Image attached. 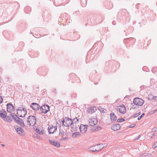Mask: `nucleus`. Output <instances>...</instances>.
Masks as SVG:
<instances>
[{"label": "nucleus", "instance_id": "obj_2", "mask_svg": "<svg viewBox=\"0 0 157 157\" xmlns=\"http://www.w3.org/2000/svg\"><path fill=\"white\" fill-rule=\"evenodd\" d=\"M62 123L64 126L68 127L71 126L73 122L72 121L71 119L66 117L63 118L62 121Z\"/></svg>", "mask_w": 157, "mask_h": 157}, {"label": "nucleus", "instance_id": "obj_34", "mask_svg": "<svg viewBox=\"0 0 157 157\" xmlns=\"http://www.w3.org/2000/svg\"><path fill=\"white\" fill-rule=\"evenodd\" d=\"M136 126V124H133L130 125L129 127L131 128H133Z\"/></svg>", "mask_w": 157, "mask_h": 157}, {"label": "nucleus", "instance_id": "obj_13", "mask_svg": "<svg viewBox=\"0 0 157 157\" xmlns=\"http://www.w3.org/2000/svg\"><path fill=\"white\" fill-rule=\"evenodd\" d=\"M49 141L51 144L53 145L54 146L57 148H59L60 147V143L58 142H55L51 140H49Z\"/></svg>", "mask_w": 157, "mask_h": 157}, {"label": "nucleus", "instance_id": "obj_11", "mask_svg": "<svg viewBox=\"0 0 157 157\" xmlns=\"http://www.w3.org/2000/svg\"><path fill=\"white\" fill-rule=\"evenodd\" d=\"M40 107V105L36 103H33L31 105V107L35 111L37 110Z\"/></svg>", "mask_w": 157, "mask_h": 157}, {"label": "nucleus", "instance_id": "obj_23", "mask_svg": "<svg viewBox=\"0 0 157 157\" xmlns=\"http://www.w3.org/2000/svg\"><path fill=\"white\" fill-rule=\"evenodd\" d=\"M95 111L94 110V107H90V108L88 109V112L92 114Z\"/></svg>", "mask_w": 157, "mask_h": 157}, {"label": "nucleus", "instance_id": "obj_31", "mask_svg": "<svg viewBox=\"0 0 157 157\" xmlns=\"http://www.w3.org/2000/svg\"><path fill=\"white\" fill-rule=\"evenodd\" d=\"M68 139V138L67 137H65L63 138L60 139L61 141H63L65 140H67Z\"/></svg>", "mask_w": 157, "mask_h": 157}, {"label": "nucleus", "instance_id": "obj_42", "mask_svg": "<svg viewBox=\"0 0 157 157\" xmlns=\"http://www.w3.org/2000/svg\"><path fill=\"white\" fill-rule=\"evenodd\" d=\"M99 128H100V127H98V129L99 130Z\"/></svg>", "mask_w": 157, "mask_h": 157}, {"label": "nucleus", "instance_id": "obj_39", "mask_svg": "<svg viewBox=\"0 0 157 157\" xmlns=\"http://www.w3.org/2000/svg\"><path fill=\"white\" fill-rule=\"evenodd\" d=\"M155 134H153L151 136V138H153L154 137V136H155Z\"/></svg>", "mask_w": 157, "mask_h": 157}, {"label": "nucleus", "instance_id": "obj_37", "mask_svg": "<svg viewBox=\"0 0 157 157\" xmlns=\"http://www.w3.org/2000/svg\"><path fill=\"white\" fill-rule=\"evenodd\" d=\"M141 136L140 135H139V136H138V138H135L134 139V140H137L138 139H139L140 137Z\"/></svg>", "mask_w": 157, "mask_h": 157}, {"label": "nucleus", "instance_id": "obj_24", "mask_svg": "<svg viewBox=\"0 0 157 157\" xmlns=\"http://www.w3.org/2000/svg\"><path fill=\"white\" fill-rule=\"evenodd\" d=\"M90 150L92 152H97L96 149L95 147V145L90 148Z\"/></svg>", "mask_w": 157, "mask_h": 157}, {"label": "nucleus", "instance_id": "obj_1", "mask_svg": "<svg viewBox=\"0 0 157 157\" xmlns=\"http://www.w3.org/2000/svg\"><path fill=\"white\" fill-rule=\"evenodd\" d=\"M7 113L4 109H2L0 110V117L5 122L10 123L12 121L10 116H7Z\"/></svg>", "mask_w": 157, "mask_h": 157}, {"label": "nucleus", "instance_id": "obj_30", "mask_svg": "<svg viewBox=\"0 0 157 157\" xmlns=\"http://www.w3.org/2000/svg\"><path fill=\"white\" fill-rule=\"evenodd\" d=\"M157 131V128H154L152 129V132H156Z\"/></svg>", "mask_w": 157, "mask_h": 157}, {"label": "nucleus", "instance_id": "obj_3", "mask_svg": "<svg viewBox=\"0 0 157 157\" xmlns=\"http://www.w3.org/2000/svg\"><path fill=\"white\" fill-rule=\"evenodd\" d=\"M27 123L29 126H33L35 125L36 122L35 117L33 116H29L28 117Z\"/></svg>", "mask_w": 157, "mask_h": 157}, {"label": "nucleus", "instance_id": "obj_36", "mask_svg": "<svg viewBox=\"0 0 157 157\" xmlns=\"http://www.w3.org/2000/svg\"><path fill=\"white\" fill-rule=\"evenodd\" d=\"M153 100H157V97L156 96L152 98Z\"/></svg>", "mask_w": 157, "mask_h": 157}, {"label": "nucleus", "instance_id": "obj_10", "mask_svg": "<svg viewBox=\"0 0 157 157\" xmlns=\"http://www.w3.org/2000/svg\"><path fill=\"white\" fill-rule=\"evenodd\" d=\"M57 129V127L51 125L48 127V132L49 134L54 133Z\"/></svg>", "mask_w": 157, "mask_h": 157}, {"label": "nucleus", "instance_id": "obj_19", "mask_svg": "<svg viewBox=\"0 0 157 157\" xmlns=\"http://www.w3.org/2000/svg\"><path fill=\"white\" fill-rule=\"evenodd\" d=\"M11 116H12L13 119L14 120V121H15L16 122L17 121V117H17L16 115H15L13 113H12L11 114Z\"/></svg>", "mask_w": 157, "mask_h": 157}, {"label": "nucleus", "instance_id": "obj_32", "mask_svg": "<svg viewBox=\"0 0 157 157\" xmlns=\"http://www.w3.org/2000/svg\"><path fill=\"white\" fill-rule=\"evenodd\" d=\"M153 147L155 148L157 147V141L153 145Z\"/></svg>", "mask_w": 157, "mask_h": 157}, {"label": "nucleus", "instance_id": "obj_20", "mask_svg": "<svg viewBox=\"0 0 157 157\" xmlns=\"http://www.w3.org/2000/svg\"><path fill=\"white\" fill-rule=\"evenodd\" d=\"M80 135V133L78 132H75L72 134V137L74 138H76Z\"/></svg>", "mask_w": 157, "mask_h": 157}, {"label": "nucleus", "instance_id": "obj_9", "mask_svg": "<svg viewBox=\"0 0 157 157\" xmlns=\"http://www.w3.org/2000/svg\"><path fill=\"white\" fill-rule=\"evenodd\" d=\"M88 121L89 125L91 126H95L98 123L97 120L95 118L89 119Z\"/></svg>", "mask_w": 157, "mask_h": 157}, {"label": "nucleus", "instance_id": "obj_12", "mask_svg": "<svg viewBox=\"0 0 157 157\" xmlns=\"http://www.w3.org/2000/svg\"><path fill=\"white\" fill-rule=\"evenodd\" d=\"M14 107L11 104H8L7 105V111L10 113L13 111Z\"/></svg>", "mask_w": 157, "mask_h": 157}, {"label": "nucleus", "instance_id": "obj_21", "mask_svg": "<svg viewBox=\"0 0 157 157\" xmlns=\"http://www.w3.org/2000/svg\"><path fill=\"white\" fill-rule=\"evenodd\" d=\"M65 133V132L61 128L60 129L59 133V135H61L62 136H63L64 135Z\"/></svg>", "mask_w": 157, "mask_h": 157}, {"label": "nucleus", "instance_id": "obj_5", "mask_svg": "<svg viewBox=\"0 0 157 157\" xmlns=\"http://www.w3.org/2000/svg\"><path fill=\"white\" fill-rule=\"evenodd\" d=\"M133 102L135 105L140 106H142L144 103V100L139 98H134Z\"/></svg>", "mask_w": 157, "mask_h": 157}, {"label": "nucleus", "instance_id": "obj_35", "mask_svg": "<svg viewBox=\"0 0 157 157\" xmlns=\"http://www.w3.org/2000/svg\"><path fill=\"white\" fill-rule=\"evenodd\" d=\"M3 101V99L2 97L0 96V104L2 103Z\"/></svg>", "mask_w": 157, "mask_h": 157}, {"label": "nucleus", "instance_id": "obj_8", "mask_svg": "<svg viewBox=\"0 0 157 157\" xmlns=\"http://www.w3.org/2000/svg\"><path fill=\"white\" fill-rule=\"evenodd\" d=\"M88 125H84L81 124L79 127L80 132L82 134H84L86 133L87 130Z\"/></svg>", "mask_w": 157, "mask_h": 157}, {"label": "nucleus", "instance_id": "obj_18", "mask_svg": "<svg viewBox=\"0 0 157 157\" xmlns=\"http://www.w3.org/2000/svg\"><path fill=\"white\" fill-rule=\"evenodd\" d=\"M110 119L112 121H114L117 120V116H115L114 113H111L110 114Z\"/></svg>", "mask_w": 157, "mask_h": 157}, {"label": "nucleus", "instance_id": "obj_6", "mask_svg": "<svg viewBox=\"0 0 157 157\" xmlns=\"http://www.w3.org/2000/svg\"><path fill=\"white\" fill-rule=\"evenodd\" d=\"M40 109L42 113L45 114L49 110V107L48 105H44L41 107Z\"/></svg>", "mask_w": 157, "mask_h": 157}, {"label": "nucleus", "instance_id": "obj_15", "mask_svg": "<svg viewBox=\"0 0 157 157\" xmlns=\"http://www.w3.org/2000/svg\"><path fill=\"white\" fill-rule=\"evenodd\" d=\"M17 121H16V123L18 124L19 125L22 127H24L25 124L24 123L23 121L21 118L19 117H17Z\"/></svg>", "mask_w": 157, "mask_h": 157}, {"label": "nucleus", "instance_id": "obj_28", "mask_svg": "<svg viewBox=\"0 0 157 157\" xmlns=\"http://www.w3.org/2000/svg\"><path fill=\"white\" fill-rule=\"evenodd\" d=\"M125 121V120L123 118L119 119L117 120V122H121Z\"/></svg>", "mask_w": 157, "mask_h": 157}, {"label": "nucleus", "instance_id": "obj_27", "mask_svg": "<svg viewBox=\"0 0 157 157\" xmlns=\"http://www.w3.org/2000/svg\"><path fill=\"white\" fill-rule=\"evenodd\" d=\"M14 128L15 130L17 131V132H18V131H19V130L20 129H19V128H21L19 126H14Z\"/></svg>", "mask_w": 157, "mask_h": 157}, {"label": "nucleus", "instance_id": "obj_16", "mask_svg": "<svg viewBox=\"0 0 157 157\" xmlns=\"http://www.w3.org/2000/svg\"><path fill=\"white\" fill-rule=\"evenodd\" d=\"M78 126L79 125H77V123H73L71 126V131L73 132L76 130V129L78 128Z\"/></svg>", "mask_w": 157, "mask_h": 157}, {"label": "nucleus", "instance_id": "obj_25", "mask_svg": "<svg viewBox=\"0 0 157 157\" xmlns=\"http://www.w3.org/2000/svg\"><path fill=\"white\" fill-rule=\"evenodd\" d=\"M19 129H20L19 130V131H18L17 133L18 134L21 135H22L24 133V130L21 128H19Z\"/></svg>", "mask_w": 157, "mask_h": 157}, {"label": "nucleus", "instance_id": "obj_40", "mask_svg": "<svg viewBox=\"0 0 157 157\" xmlns=\"http://www.w3.org/2000/svg\"><path fill=\"white\" fill-rule=\"evenodd\" d=\"M144 114H145L144 113H143L141 116H142V117L143 116H144Z\"/></svg>", "mask_w": 157, "mask_h": 157}, {"label": "nucleus", "instance_id": "obj_26", "mask_svg": "<svg viewBox=\"0 0 157 157\" xmlns=\"http://www.w3.org/2000/svg\"><path fill=\"white\" fill-rule=\"evenodd\" d=\"M72 121L74 123H77L78 121V119L77 117H75L73 120H72Z\"/></svg>", "mask_w": 157, "mask_h": 157}, {"label": "nucleus", "instance_id": "obj_41", "mask_svg": "<svg viewBox=\"0 0 157 157\" xmlns=\"http://www.w3.org/2000/svg\"><path fill=\"white\" fill-rule=\"evenodd\" d=\"M1 145H2V146H3V147H4V146H5V145H4V144H2Z\"/></svg>", "mask_w": 157, "mask_h": 157}, {"label": "nucleus", "instance_id": "obj_14", "mask_svg": "<svg viewBox=\"0 0 157 157\" xmlns=\"http://www.w3.org/2000/svg\"><path fill=\"white\" fill-rule=\"evenodd\" d=\"M121 128L120 125L118 124H114L111 126V129L114 131L119 130Z\"/></svg>", "mask_w": 157, "mask_h": 157}, {"label": "nucleus", "instance_id": "obj_22", "mask_svg": "<svg viewBox=\"0 0 157 157\" xmlns=\"http://www.w3.org/2000/svg\"><path fill=\"white\" fill-rule=\"evenodd\" d=\"M35 131L38 133L39 134L41 135L43 134L44 133V132L42 130H40L39 128H36L35 130Z\"/></svg>", "mask_w": 157, "mask_h": 157}, {"label": "nucleus", "instance_id": "obj_7", "mask_svg": "<svg viewBox=\"0 0 157 157\" xmlns=\"http://www.w3.org/2000/svg\"><path fill=\"white\" fill-rule=\"evenodd\" d=\"M117 111H119L121 113H125L126 112L125 106L123 105H121L118 107L117 109Z\"/></svg>", "mask_w": 157, "mask_h": 157}, {"label": "nucleus", "instance_id": "obj_4", "mask_svg": "<svg viewBox=\"0 0 157 157\" xmlns=\"http://www.w3.org/2000/svg\"><path fill=\"white\" fill-rule=\"evenodd\" d=\"M21 108V109H17V114L20 117H24L27 113L26 109L24 108H22V109Z\"/></svg>", "mask_w": 157, "mask_h": 157}, {"label": "nucleus", "instance_id": "obj_29", "mask_svg": "<svg viewBox=\"0 0 157 157\" xmlns=\"http://www.w3.org/2000/svg\"><path fill=\"white\" fill-rule=\"evenodd\" d=\"M140 114V112H139V113H136V114H135L133 115V117L134 118L136 117H138V116H139Z\"/></svg>", "mask_w": 157, "mask_h": 157}, {"label": "nucleus", "instance_id": "obj_33", "mask_svg": "<svg viewBox=\"0 0 157 157\" xmlns=\"http://www.w3.org/2000/svg\"><path fill=\"white\" fill-rule=\"evenodd\" d=\"M156 111H157V110H153L151 111L150 112V113L151 114H153L154 113H155V112H156Z\"/></svg>", "mask_w": 157, "mask_h": 157}, {"label": "nucleus", "instance_id": "obj_38", "mask_svg": "<svg viewBox=\"0 0 157 157\" xmlns=\"http://www.w3.org/2000/svg\"><path fill=\"white\" fill-rule=\"evenodd\" d=\"M142 116H140L139 117H138V120H140L141 118H142Z\"/></svg>", "mask_w": 157, "mask_h": 157}, {"label": "nucleus", "instance_id": "obj_17", "mask_svg": "<svg viewBox=\"0 0 157 157\" xmlns=\"http://www.w3.org/2000/svg\"><path fill=\"white\" fill-rule=\"evenodd\" d=\"M95 147L97 151V152H98L103 148L104 146L102 144H98L95 145Z\"/></svg>", "mask_w": 157, "mask_h": 157}]
</instances>
